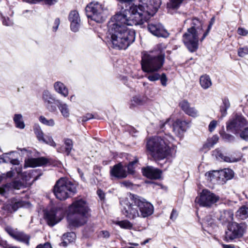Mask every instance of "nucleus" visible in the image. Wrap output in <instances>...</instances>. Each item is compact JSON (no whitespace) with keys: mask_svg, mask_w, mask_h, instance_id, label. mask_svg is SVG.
<instances>
[{"mask_svg":"<svg viewBox=\"0 0 248 248\" xmlns=\"http://www.w3.org/2000/svg\"><path fill=\"white\" fill-rule=\"evenodd\" d=\"M34 131L37 139L40 141H43L45 137L44 136V133L41 127L39 125L36 126L34 128Z\"/></svg>","mask_w":248,"mask_h":248,"instance_id":"obj_40","label":"nucleus"},{"mask_svg":"<svg viewBox=\"0 0 248 248\" xmlns=\"http://www.w3.org/2000/svg\"><path fill=\"white\" fill-rule=\"evenodd\" d=\"M24 205V203L22 201H17L13 202L11 204H10L8 211L10 212L16 211L19 207H21Z\"/></svg>","mask_w":248,"mask_h":248,"instance_id":"obj_35","label":"nucleus"},{"mask_svg":"<svg viewBox=\"0 0 248 248\" xmlns=\"http://www.w3.org/2000/svg\"><path fill=\"white\" fill-rule=\"evenodd\" d=\"M14 121L16 127L20 129L24 128L25 125L22 119V115L20 114H16L14 117Z\"/></svg>","mask_w":248,"mask_h":248,"instance_id":"obj_31","label":"nucleus"},{"mask_svg":"<svg viewBox=\"0 0 248 248\" xmlns=\"http://www.w3.org/2000/svg\"><path fill=\"white\" fill-rule=\"evenodd\" d=\"M247 228V226L245 223H237L233 222L229 223L225 232V240L228 241L242 237Z\"/></svg>","mask_w":248,"mask_h":248,"instance_id":"obj_9","label":"nucleus"},{"mask_svg":"<svg viewBox=\"0 0 248 248\" xmlns=\"http://www.w3.org/2000/svg\"><path fill=\"white\" fill-rule=\"evenodd\" d=\"M90 209L87 202L82 199L75 200L68 208L67 218L70 227L84 225L87 221Z\"/></svg>","mask_w":248,"mask_h":248,"instance_id":"obj_4","label":"nucleus"},{"mask_svg":"<svg viewBox=\"0 0 248 248\" xmlns=\"http://www.w3.org/2000/svg\"><path fill=\"white\" fill-rule=\"evenodd\" d=\"M179 107L186 114L189 116L196 118L199 116L198 110L193 107H191L189 102L186 100L181 101L179 103Z\"/></svg>","mask_w":248,"mask_h":248,"instance_id":"obj_18","label":"nucleus"},{"mask_svg":"<svg viewBox=\"0 0 248 248\" xmlns=\"http://www.w3.org/2000/svg\"><path fill=\"white\" fill-rule=\"evenodd\" d=\"M48 163V160L47 158L41 157L37 158H29L25 160L24 164V167L25 168L28 167H36L46 165Z\"/></svg>","mask_w":248,"mask_h":248,"instance_id":"obj_20","label":"nucleus"},{"mask_svg":"<svg viewBox=\"0 0 248 248\" xmlns=\"http://www.w3.org/2000/svg\"><path fill=\"white\" fill-rule=\"evenodd\" d=\"M237 54L240 57H244L248 54V46H245L238 49Z\"/></svg>","mask_w":248,"mask_h":248,"instance_id":"obj_44","label":"nucleus"},{"mask_svg":"<svg viewBox=\"0 0 248 248\" xmlns=\"http://www.w3.org/2000/svg\"><path fill=\"white\" fill-rule=\"evenodd\" d=\"M223 103L220 106V112L221 113L222 117H224L227 114V110L230 106V102L228 99L224 98L222 100Z\"/></svg>","mask_w":248,"mask_h":248,"instance_id":"obj_33","label":"nucleus"},{"mask_svg":"<svg viewBox=\"0 0 248 248\" xmlns=\"http://www.w3.org/2000/svg\"><path fill=\"white\" fill-rule=\"evenodd\" d=\"M170 140L166 137H154L146 143L147 150L155 160H162L170 154Z\"/></svg>","mask_w":248,"mask_h":248,"instance_id":"obj_5","label":"nucleus"},{"mask_svg":"<svg viewBox=\"0 0 248 248\" xmlns=\"http://www.w3.org/2000/svg\"><path fill=\"white\" fill-rule=\"evenodd\" d=\"M42 99L44 101L46 108L50 112H55L56 110V107L54 104H57V101L54 96L48 91L46 90L43 92Z\"/></svg>","mask_w":248,"mask_h":248,"instance_id":"obj_14","label":"nucleus"},{"mask_svg":"<svg viewBox=\"0 0 248 248\" xmlns=\"http://www.w3.org/2000/svg\"><path fill=\"white\" fill-rule=\"evenodd\" d=\"M142 173L146 177L152 179H159L161 175V171L159 169L151 166L143 169Z\"/></svg>","mask_w":248,"mask_h":248,"instance_id":"obj_21","label":"nucleus"},{"mask_svg":"<svg viewBox=\"0 0 248 248\" xmlns=\"http://www.w3.org/2000/svg\"><path fill=\"white\" fill-rule=\"evenodd\" d=\"M24 1L30 3H36L40 1H44L46 4L52 5L56 3L58 0H23Z\"/></svg>","mask_w":248,"mask_h":248,"instance_id":"obj_43","label":"nucleus"},{"mask_svg":"<svg viewBox=\"0 0 248 248\" xmlns=\"http://www.w3.org/2000/svg\"><path fill=\"white\" fill-rule=\"evenodd\" d=\"M216 157L218 160H222L226 162H234L237 161L235 158L228 156L219 152L217 153Z\"/></svg>","mask_w":248,"mask_h":248,"instance_id":"obj_34","label":"nucleus"},{"mask_svg":"<svg viewBox=\"0 0 248 248\" xmlns=\"http://www.w3.org/2000/svg\"><path fill=\"white\" fill-rule=\"evenodd\" d=\"M137 197L132 196L130 200L125 199L121 202L123 206V212L125 216L130 219L140 217V213L137 201Z\"/></svg>","mask_w":248,"mask_h":248,"instance_id":"obj_8","label":"nucleus"},{"mask_svg":"<svg viewBox=\"0 0 248 248\" xmlns=\"http://www.w3.org/2000/svg\"><path fill=\"white\" fill-rule=\"evenodd\" d=\"M240 138L245 140H248V127L239 132Z\"/></svg>","mask_w":248,"mask_h":248,"instance_id":"obj_49","label":"nucleus"},{"mask_svg":"<svg viewBox=\"0 0 248 248\" xmlns=\"http://www.w3.org/2000/svg\"><path fill=\"white\" fill-rule=\"evenodd\" d=\"M39 121L43 124L47 126H53L55 125V122L53 119H47L43 116H41L39 118Z\"/></svg>","mask_w":248,"mask_h":248,"instance_id":"obj_41","label":"nucleus"},{"mask_svg":"<svg viewBox=\"0 0 248 248\" xmlns=\"http://www.w3.org/2000/svg\"><path fill=\"white\" fill-rule=\"evenodd\" d=\"M246 120L241 116H236L227 124V130L238 133L241 129L246 125Z\"/></svg>","mask_w":248,"mask_h":248,"instance_id":"obj_13","label":"nucleus"},{"mask_svg":"<svg viewBox=\"0 0 248 248\" xmlns=\"http://www.w3.org/2000/svg\"><path fill=\"white\" fill-rule=\"evenodd\" d=\"M116 224L120 226L121 228L125 229H131L132 228V224L127 220H124L121 221H118Z\"/></svg>","mask_w":248,"mask_h":248,"instance_id":"obj_42","label":"nucleus"},{"mask_svg":"<svg viewBox=\"0 0 248 248\" xmlns=\"http://www.w3.org/2000/svg\"><path fill=\"white\" fill-rule=\"evenodd\" d=\"M148 31L154 35L166 38L169 33L160 23H150L148 26Z\"/></svg>","mask_w":248,"mask_h":248,"instance_id":"obj_16","label":"nucleus"},{"mask_svg":"<svg viewBox=\"0 0 248 248\" xmlns=\"http://www.w3.org/2000/svg\"><path fill=\"white\" fill-rule=\"evenodd\" d=\"M137 201L136 202L139 206L140 217H146L153 214L154 206L150 202L138 197Z\"/></svg>","mask_w":248,"mask_h":248,"instance_id":"obj_12","label":"nucleus"},{"mask_svg":"<svg viewBox=\"0 0 248 248\" xmlns=\"http://www.w3.org/2000/svg\"><path fill=\"white\" fill-rule=\"evenodd\" d=\"M9 183L11 185V186L12 187V190L14 189H19L23 186V184L18 181H13Z\"/></svg>","mask_w":248,"mask_h":248,"instance_id":"obj_46","label":"nucleus"},{"mask_svg":"<svg viewBox=\"0 0 248 248\" xmlns=\"http://www.w3.org/2000/svg\"><path fill=\"white\" fill-rule=\"evenodd\" d=\"M76 237V234L73 232H67L63 234L62 239V242L60 245L63 247H66L70 243L74 242Z\"/></svg>","mask_w":248,"mask_h":248,"instance_id":"obj_25","label":"nucleus"},{"mask_svg":"<svg viewBox=\"0 0 248 248\" xmlns=\"http://www.w3.org/2000/svg\"><path fill=\"white\" fill-rule=\"evenodd\" d=\"M189 126V122L178 120L173 123L172 129L176 135L181 136Z\"/></svg>","mask_w":248,"mask_h":248,"instance_id":"obj_17","label":"nucleus"},{"mask_svg":"<svg viewBox=\"0 0 248 248\" xmlns=\"http://www.w3.org/2000/svg\"><path fill=\"white\" fill-rule=\"evenodd\" d=\"M60 23V21L59 18H56L55 20V22H54L55 26H54L53 27V31H56L57 30L58 27L59 26Z\"/></svg>","mask_w":248,"mask_h":248,"instance_id":"obj_59","label":"nucleus"},{"mask_svg":"<svg viewBox=\"0 0 248 248\" xmlns=\"http://www.w3.org/2000/svg\"><path fill=\"white\" fill-rule=\"evenodd\" d=\"M222 137L223 139L225 140L226 141H231L233 140L234 139V137L228 134L224 133L222 135Z\"/></svg>","mask_w":248,"mask_h":248,"instance_id":"obj_54","label":"nucleus"},{"mask_svg":"<svg viewBox=\"0 0 248 248\" xmlns=\"http://www.w3.org/2000/svg\"><path fill=\"white\" fill-rule=\"evenodd\" d=\"M69 20L71 23V30L74 32L78 31L80 24V19L78 12L75 10L71 11L69 15Z\"/></svg>","mask_w":248,"mask_h":248,"instance_id":"obj_19","label":"nucleus"},{"mask_svg":"<svg viewBox=\"0 0 248 248\" xmlns=\"http://www.w3.org/2000/svg\"><path fill=\"white\" fill-rule=\"evenodd\" d=\"M57 107L63 117L67 118L69 117L70 110L67 104L57 101Z\"/></svg>","mask_w":248,"mask_h":248,"instance_id":"obj_28","label":"nucleus"},{"mask_svg":"<svg viewBox=\"0 0 248 248\" xmlns=\"http://www.w3.org/2000/svg\"><path fill=\"white\" fill-rule=\"evenodd\" d=\"M219 197L210 191L203 190L199 199H196V201L202 206L210 207L213 204L217 202Z\"/></svg>","mask_w":248,"mask_h":248,"instance_id":"obj_11","label":"nucleus"},{"mask_svg":"<svg viewBox=\"0 0 248 248\" xmlns=\"http://www.w3.org/2000/svg\"><path fill=\"white\" fill-rule=\"evenodd\" d=\"M97 194L101 200H104L105 198V193L101 189L97 191Z\"/></svg>","mask_w":248,"mask_h":248,"instance_id":"obj_61","label":"nucleus"},{"mask_svg":"<svg viewBox=\"0 0 248 248\" xmlns=\"http://www.w3.org/2000/svg\"><path fill=\"white\" fill-rule=\"evenodd\" d=\"M218 140V137L217 135L213 136L212 138L207 140L206 143L203 145L204 148L210 149L215 144H216Z\"/></svg>","mask_w":248,"mask_h":248,"instance_id":"obj_36","label":"nucleus"},{"mask_svg":"<svg viewBox=\"0 0 248 248\" xmlns=\"http://www.w3.org/2000/svg\"><path fill=\"white\" fill-rule=\"evenodd\" d=\"M63 142L65 145V147L58 148L57 150L59 153H65L67 155H69L73 147V143L72 140L66 138L63 140Z\"/></svg>","mask_w":248,"mask_h":248,"instance_id":"obj_26","label":"nucleus"},{"mask_svg":"<svg viewBox=\"0 0 248 248\" xmlns=\"http://www.w3.org/2000/svg\"><path fill=\"white\" fill-rule=\"evenodd\" d=\"M16 154V152L13 151L8 153H4L2 155L0 159H2L3 162L5 163L10 162L14 165H18L19 161L18 159L14 158L15 154Z\"/></svg>","mask_w":248,"mask_h":248,"instance_id":"obj_23","label":"nucleus"},{"mask_svg":"<svg viewBox=\"0 0 248 248\" xmlns=\"http://www.w3.org/2000/svg\"><path fill=\"white\" fill-rule=\"evenodd\" d=\"M36 248H52L51 245L48 243H46L44 245H39Z\"/></svg>","mask_w":248,"mask_h":248,"instance_id":"obj_60","label":"nucleus"},{"mask_svg":"<svg viewBox=\"0 0 248 248\" xmlns=\"http://www.w3.org/2000/svg\"><path fill=\"white\" fill-rule=\"evenodd\" d=\"M64 216V211L61 208H53L45 213V218L47 224L53 226L59 223Z\"/></svg>","mask_w":248,"mask_h":248,"instance_id":"obj_10","label":"nucleus"},{"mask_svg":"<svg viewBox=\"0 0 248 248\" xmlns=\"http://www.w3.org/2000/svg\"><path fill=\"white\" fill-rule=\"evenodd\" d=\"M161 47V45H158L154 49L141 53L142 69L148 73L145 77L151 81H156L160 78L157 72L162 67L165 58V53Z\"/></svg>","mask_w":248,"mask_h":248,"instance_id":"obj_2","label":"nucleus"},{"mask_svg":"<svg viewBox=\"0 0 248 248\" xmlns=\"http://www.w3.org/2000/svg\"><path fill=\"white\" fill-rule=\"evenodd\" d=\"M10 183H7L0 186V194L3 196H6L8 193L12 191Z\"/></svg>","mask_w":248,"mask_h":248,"instance_id":"obj_38","label":"nucleus"},{"mask_svg":"<svg viewBox=\"0 0 248 248\" xmlns=\"http://www.w3.org/2000/svg\"><path fill=\"white\" fill-rule=\"evenodd\" d=\"M158 7L159 4L155 0H146V2L138 5H131L128 18L122 13L114 15L108 24V36L110 38L113 47L126 49L135 39V31L128 28L127 26L142 24L156 12Z\"/></svg>","mask_w":248,"mask_h":248,"instance_id":"obj_1","label":"nucleus"},{"mask_svg":"<svg viewBox=\"0 0 248 248\" xmlns=\"http://www.w3.org/2000/svg\"><path fill=\"white\" fill-rule=\"evenodd\" d=\"M56 197L60 200H65L77 192V185L65 178L58 180L53 187Z\"/></svg>","mask_w":248,"mask_h":248,"instance_id":"obj_6","label":"nucleus"},{"mask_svg":"<svg viewBox=\"0 0 248 248\" xmlns=\"http://www.w3.org/2000/svg\"><path fill=\"white\" fill-rule=\"evenodd\" d=\"M147 100V97L145 96L136 95L131 100L129 107L131 108H134L136 107L142 106L146 103Z\"/></svg>","mask_w":248,"mask_h":248,"instance_id":"obj_22","label":"nucleus"},{"mask_svg":"<svg viewBox=\"0 0 248 248\" xmlns=\"http://www.w3.org/2000/svg\"><path fill=\"white\" fill-rule=\"evenodd\" d=\"M55 91L64 97H67L69 94V91L65 85L61 81H57L54 84Z\"/></svg>","mask_w":248,"mask_h":248,"instance_id":"obj_24","label":"nucleus"},{"mask_svg":"<svg viewBox=\"0 0 248 248\" xmlns=\"http://www.w3.org/2000/svg\"><path fill=\"white\" fill-rule=\"evenodd\" d=\"M236 216L244 219L248 217V205L242 206L236 212Z\"/></svg>","mask_w":248,"mask_h":248,"instance_id":"obj_30","label":"nucleus"},{"mask_svg":"<svg viewBox=\"0 0 248 248\" xmlns=\"http://www.w3.org/2000/svg\"><path fill=\"white\" fill-rule=\"evenodd\" d=\"M223 248H234V246L232 245L222 244Z\"/></svg>","mask_w":248,"mask_h":248,"instance_id":"obj_64","label":"nucleus"},{"mask_svg":"<svg viewBox=\"0 0 248 248\" xmlns=\"http://www.w3.org/2000/svg\"><path fill=\"white\" fill-rule=\"evenodd\" d=\"M6 231L7 232V233L14 238V237L16 235V234L17 231L16 230H13L11 227H7L6 228Z\"/></svg>","mask_w":248,"mask_h":248,"instance_id":"obj_52","label":"nucleus"},{"mask_svg":"<svg viewBox=\"0 0 248 248\" xmlns=\"http://www.w3.org/2000/svg\"><path fill=\"white\" fill-rule=\"evenodd\" d=\"M42 142L46 143L54 147H55L56 146V143L54 141L52 138L50 136H46Z\"/></svg>","mask_w":248,"mask_h":248,"instance_id":"obj_47","label":"nucleus"},{"mask_svg":"<svg viewBox=\"0 0 248 248\" xmlns=\"http://www.w3.org/2000/svg\"><path fill=\"white\" fill-rule=\"evenodd\" d=\"M200 84L202 88L204 90L211 87L212 82L209 76L206 74L201 76L200 78Z\"/></svg>","mask_w":248,"mask_h":248,"instance_id":"obj_27","label":"nucleus"},{"mask_svg":"<svg viewBox=\"0 0 248 248\" xmlns=\"http://www.w3.org/2000/svg\"><path fill=\"white\" fill-rule=\"evenodd\" d=\"M137 162H138V159L136 158L134 161H131L129 163V164L127 166L128 173L132 174L134 173V168H133V166Z\"/></svg>","mask_w":248,"mask_h":248,"instance_id":"obj_48","label":"nucleus"},{"mask_svg":"<svg viewBox=\"0 0 248 248\" xmlns=\"http://www.w3.org/2000/svg\"><path fill=\"white\" fill-rule=\"evenodd\" d=\"M93 118V115L92 114H87L85 116L82 117V121L86 122L88 120L92 119Z\"/></svg>","mask_w":248,"mask_h":248,"instance_id":"obj_58","label":"nucleus"},{"mask_svg":"<svg viewBox=\"0 0 248 248\" xmlns=\"http://www.w3.org/2000/svg\"><path fill=\"white\" fill-rule=\"evenodd\" d=\"M177 216L178 213L177 211L173 209L170 216V218L172 220H174L176 218Z\"/></svg>","mask_w":248,"mask_h":248,"instance_id":"obj_62","label":"nucleus"},{"mask_svg":"<svg viewBox=\"0 0 248 248\" xmlns=\"http://www.w3.org/2000/svg\"><path fill=\"white\" fill-rule=\"evenodd\" d=\"M218 174H219L218 171H213L212 172L206 173L205 175L208 177V179L211 181L214 179V176Z\"/></svg>","mask_w":248,"mask_h":248,"instance_id":"obj_51","label":"nucleus"},{"mask_svg":"<svg viewBox=\"0 0 248 248\" xmlns=\"http://www.w3.org/2000/svg\"><path fill=\"white\" fill-rule=\"evenodd\" d=\"M218 172L220 176H223L226 180L231 179L233 176V171L229 169H225Z\"/></svg>","mask_w":248,"mask_h":248,"instance_id":"obj_37","label":"nucleus"},{"mask_svg":"<svg viewBox=\"0 0 248 248\" xmlns=\"http://www.w3.org/2000/svg\"><path fill=\"white\" fill-rule=\"evenodd\" d=\"M217 122L216 121L213 120L211 121L209 125V130L212 132L215 129L217 126Z\"/></svg>","mask_w":248,"mask_h":248,"instance_id":"obj_56","label":"nucleus"},{"mask_svg":"<svg viewBox=\"0 0 248 248\" xmlns=\"http://www.w3.org/2000/svg\"><path fill=\"white\" fill-rule=\"evenodd\" d=\"M237 33L242 36H246L248 34V31L243 28L239 27L237 30Z\"/></svg>","mask_w":248,"mask_h":248,"instance_id":"obj_53","label":"nucleus"},{"mask_svg":"<svg viewBox=\"0 0 248 248\" xmlns=\"http://www.w3.org/2000/svg\"><path fill=\"white\" fill-rule=\"evenodd\" d=\"M14 239L22 242H24L27 245L29 244V237L28 235L25 234L22 232L17 231Z\"/></svg>","mask_w":248,"mask_h":248,"instance_id":"obj_32","label":"nucleus"},{"mask_svg":"<svg viewBox=\"0 0 248 248\" xmlns=\"http://www.w3.org/2000/svg\"><path fill=\"white\" fill-rule=\"evenodd\" d=\"M2 23L4 25L8 26H12L13 24V21L11 20L8 17L3 18Z\"/></svg>","mask_w":248,"mask_h":248,"instance_id":"obj_55","label":"nucleus"},{"mask_svg":"<svg viewBox=\"0 0 248 248\" xmlns=\"http://www.w3.org/2000/svg\"><path fill=\"white\" fill-rule=\"evenodd\" d=\"M223 214L225 216L224 217L220 219H222L223 221H230L233 219V215L231 212L228 211H225L223 212Z\"/></svg>","mask_w":248,"mask_h":248,"instance_id":"obj_45","label":"nucleus"},{"mask_svg":"<svg viewBox=\"0 0 248 248\" xmlns=\"http://www.w3.org/2000/svg\"><path fill=\"white\" fill-rule=\"evenodd\" d=\"M110 175L112 178L123 179L127 177V172L122 163H119L110 168Z\"/></svg>","mask_w":248,"mask_h":248,"instance_id":"obj_15","label":"nucleus"},{"mask_svg":"<svg viewBox=\"0 0 248 248\" xmlns=\"http://www.w3.org/2000/svg\"><path fill=\"white\" fill-rule=\"evenodd\" d=\"M109 233L107 231H102L99 233V236L100 237L108 238L109 237Z\"/></svg>","mask_w":248,"mask_h":248,"instance_id":"obj_57","label":"nucleus"},{"mask_svg":"<svg viewBox=\"0 0 248 248\" xmlns=\"http://www.w3.org/2000/svg\"><path fill=\"white\" fill-rule=\"evenodd\" d=\"M85 11L88 17L98 23L104 22L108 16L107 9L96 1L92 2L87 5Z\"/></svg>","mask_w":248,"mask_h":248,"instance_id":"obj_7","label":"nucleus"},{"mask_svg":"<svg viewBox=\"0 0 248 248\" xmlns=\"http://www.w3.org/2000/svg\"><path fill=\"white\" fill-rule=\"evenodd\" d=\"M183 0H170L167 6L169 9H177L183 2Z\"/></svg>","mask_w":248,"mask_h":248,"instance_id":"obj_39","label":"nucleus"},{"mask_svg":"<svg viewBox=\"0 0 248 248\" xmlns=\"http://www.w3.org/2000/svg\"><path fill=\"white\" fill-rule=\"evenodd\" d=\"M212 24L210 23L206 30L203 31L202 22L197 18L192 20L191 27L188 28L187 31L183 34V41L191 52L196 51L199 46V41L202 42L208 34Z\"/></svg>","mask_w":248,"mask_h":248,"instance_id":"obj_3","label":"nucleus"},{"mask_svg":"<svg viewBox=\"0 0 248 248\" xmlns=\"http://www.w3.org/2000/svg\"><path fill=\"white\" fill-rule=\"evenodd\" d=\"M15 170L19 175V177H20L23 181L26 182L30 181L32 177V175H33V173L35 172V171L34 170H32L31 172H22V168L20 167H16Z\"/></svg>","mask_w":248,"mask_h":248,"instance_id":"obj_29","label":"nucleus"},{"mask_svg":"<svg viewBox=\"0 0 248 248\" xmlns=\"http://www.w3.org/2000/svg\"><path fill=\"white\" fill-rule=\"evenodd\" d=\"M159 79H160L161 85L163 86H166L168 79L166 74L163 73L161 76L160 75Z\"/></svg>","mask_w":248,"mask_h":248,"instance_id":"obj_50","label":"nucleus"},{"mask_svg":"<svg viewBox=\"0 0 248 248\" xmlns=\"http://www.w3.org/2000/svg\"><path fill=\"white\" fill-rule=\"evenodd\" d=\"M122 184L126 187H130L132 186V183L128 181H124L122 183Z\"/></svg>","mask_w":248,"mask_h":248,"instance_id":"obj_63","label":"nucleus"}]
</instances>
